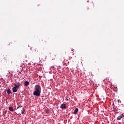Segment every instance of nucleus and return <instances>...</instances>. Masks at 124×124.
I'll use <instances>...</instances> for the list:
<instances>
[{
	"mask_svg": "<svg viewBox=\"0 0 124 124\" xmlns=\"http://www.w3.org/2000/svg\"><path fill=\"white\" fill-rule=\"evenodd\" d=\"M35 91L33 92V94L36 96H39L41 93V87L39 85H36L34 88Z\"/></svg>",
	"mask_w": 124,
	"mask_h": 124,
	"instance_id": "obj_1",
	"label": "nucleus"
},
{
	"mask_svg": "<svg viewBox=\"0 0 124 124\" xmlns=\"http://www.w3.org/2000/svg\"><path fill=\"white\" fill-rule=\"evenodd\" d=\"M9 110L11 111V112H13L14 111V109H13V107H10L9 108Z\"/></svg>",
	"mask_w": 124,
	"mask_h": 124,
	"instance_id": "obj_7",
	"label": "nucleus"
},
{
	"mask_svg": "<svg viewBox=\"0 0 124 124\" xmlns=\"http://www.w3.org/2000/svg\"><path fill=\"white\" fill-rule=\"evenodd\" d=\"M15 87L19 89V87H21V83L20 82H16V83L14 84Z\"/></svg>",
	"mask_w": 124,
	"mask_h": 124,
	"instance_id": "obj_3",
	"label": "nucleus"
},
{
	"mask_svg": "<svg viewBox=\"0 0 124 124\" xmlns=\"http://www.w3.org/2000/svg\"><path fill=\"white\" fill-rule=\"evenodd\" d=\"M18 89L17 87H16V86H15L13 88V93H17V91H18Z\"/></svg>",
	"mask_w": 124,
	"mask_h": 124,
	"instance_id": "obj_4",
	"label": "nucleus"
},
{
	"mask_svg": "<svg viewBox=\"0 0 124 124\" xmlns=\"http://www.w3.org/2000/svg\"><path fill=\"white\" fill-rule=\"evenodd\" d=\"M65 100H66V101H68V99L66 98Z\"/></svg>",
	"mask_w": 124,
	"mask_h": 124,
	"instance_id": "obj_13",
	"label": "nucleus"
},
{
	"mask_svg": "<svg viewBox=\"0 0 124 124\" xmlns=\"http://www.w3.org/2000/svg\"><path fill=\"white\" fill-rule=\"evenodd\" d=\"M7 93H8V94H10V93H11V91L10 90V89L7 90Z\"/></svg>",
	"mask_w": 124,
	"mask_h": 124,
	"instance_id": "obj_9",
	"label": "nucleus"
},
{
	"mask_svg": "<svg viewBox=\"0 0 124 124\" xmlns=\"http://www.w3.org/2000/svg\"><path fill=\"white\" fill-rule=\"evenodd\" d=\"M78 108H76L74 111V114H77V112H78Z\"/></svg>",
	"mask_w": 124,
	"mask_h": 124,
	"instance_id": "obj_8",
	"label": "nucleus"
},
{
	"mask_svg": "<svg viewBox=\"0 0 124 124\" xmlns=\"http://www.w3.org/2000/svg\"><path fill=\"white\" fill-rule=\"evenodd\" d=\"M117 120H118V121H120V120H122V117H120V116H118V117H117Z\"/></svg>",
	"mask_w": 124,
	"mask_h": 124,
	"instance_id": "obj_10",
	"label": "nucleus"
},
{
	"mask_svg": "<svg viewBox=\"0 0 124 124\" xmlns=\"http://www.w3.org/2000/svg\"><path fill=\"white\" fill-rule=\"evenodd\" d=\"M16 109H17L19 111H21L22 114L25 113V108L22 106H18Z\"/></svg>",
	"mask_w": 124,
	"mask_h": 124,
	"instance_id": "obj_2",
	"label": "nucleus"
},
{
	"mask_svg": "<svg viewBox=\"0 0 124 124\" xmlns=\"http://www.w3.org/2000/svg\"><path fill=\"white\" fill-rule=\"evenodd\" d=\"M114 111L115 112V113H116V114H118L119 112H118V110L117 109H114Z\"/></svg>",
	"mask_w": 124,
	"mask_h": 124,
	"instance_id": "obj_11",
	"label": "nucleus"
},
{
	"mask_svg": "<svg viewBox=\"0 0 124 124\" xmlns=\"http://www.w3.org/2000/svg\"><path fill=\"white\" fill-rule=\"evenodd\" d=\"M24 85L25 86H26V87L29 86V85H30V82H29V81H25L24 82Z\"/></svg>",
	"mask_w": 124,
	"mask_h": 124,
	"instance_id": "obj_6",
	"label": "nucleus"
},
{
	"mask_svg": "<svg viewBox=\"0 0 124 124\" xmlns=\"http://www.w3.org/2000/svg\"><path fill=\"white\" fill-rule=\"evenodd\" d=\"M61 107L62 109H66V105L64 104H62Z\"/></svg>",
	"mask_w": 124,
	"mask_h": 124,
	"instance_id": "obj_5",
	"label": "nucleus"
},
{
	"mask_svg": "<svg viewBox=\"0 0 124 124\" xmlns=\"http://www.w3.org/2000/svg\"><path fill=\"white\" fill-rule=\"evenodd\" d=\"M120 117H121V118H124V115L123 114H121L120 115Z\"/></svg>",
	"mask_w": 124,
	"mask_h": 124,
	"instance_id": "obj_12",
	"label": "nucleus"
}]
</instances>
